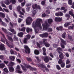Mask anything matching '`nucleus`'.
I'll return each mask as SVG.
<instances>
[{"label": "nucleus", "instance_id": "nucleus-1", "mask_svg": "<svg viewBox=\"0 0 74 74\" xmlns=\"http://www.w3.org/2000/svg\"><path fill=\"white\" fill-rule=\"evenodd\" d=\"M42 22V20L40 18H37L36 21H34L32 24V27L34 28L36 33H38V30L37 29V27L39 30H41L42 27L41 25V22Z\"/></svg>", "mask_w": 74, "mask_h": 74}, {"label": "nucleus", "instance_id": "nucleus-2", "mask_svg": "<svg viewBox=\"0 0 74 74\" xmlns=\"http://www.w3.org/2000/svg\"><path fill=\"white\" fill-rule=\"evenodd\" d=\"M24 66H25V67H26V68H25V67L23 66V65H21L24 71H26V69H28V68H29L30 70H36V68H33L30 66L29 65H27V64H25Z\"/></svg>", "mask_w": 74, "mask_h": 74}, {"label": "nucleus", "instance_id": "nucleus-3", "mask_svg": "<svg viewBox=\"0 0 74 74\" xmlns=\"http://www.w3.org/2000/svg\"><path fill=\"white\" fill-rule=\"evenodd\" d=\"M2 35L3 37V39L2 38H1V41H2V42H5V40H5L6 44L8 46V47H9L10 48H14V46L13 45H10L9 43H8V42H7V39H6L5 38V37L4 36V34H2Z\"/></svg>", "mask_w": 74, "mask_h": 74}, {"label": "nucleus", "instance_id": "nucleus-4", "mask_svg": "<svg viewBox=\"0 0 74 74\" xmlns=\"http://www.w3.org/2000/svg\"><path fill=\"white\" fill-rule=\"evenodd\" d=\"M5 1L4 2V3L6 4V5H9L10 3H12L13 4H14L16 3V1L15 0H11L10 1L9 0H5Z\"/></svg>", "mask_w": 74, "mask_h": 74}, {"label": "nucleus", "instance_id": "nucleus-5", "mask_svg": "<svg viewBox=\"0 0 74 74\" xmlns=\"http://www.w3.org/2000/svg\"><path fill=\"white\" fill-rule=\"evenodd\" d=\"M42 26L43 27V29L44 30H47L49 26L47 21H45V23H42Z\"/></svg>", "mask_w": 74, "mask_h": 74}, {"label": "nucleus", "instance_id": "nucleus-6", "mask_svg": "<svg viewBox=\"0 0 74 74\" xmlns=\"http://www.w3.org/2000/svg\"><path fill=\"white\" fill-rule=\"evenodd\" d=\"M38 67H41V69L43 70V71H45V69L46 71H49V69L47 68L45 66L42 64H39L38 65Z\"/></svg>", "mask_w": 74, "mask_h": 74}, {"label": "nucleus", "instance_id": "nucleus-7", "mask_svg": "<svg viewBox=\"0 0 74 74\" xmlns=\"http://www.w3.org/2000/svg\"><path fill=\"white\" fill-rule=\"evenodd\" d=\"M32 22H33V19L30 17H27L26 19V23L28 25H30Z\"/></svg>", "mask_w": 74, "mask_h": 74}, {"label": "nucleus", "instance_id": "nucleus-8", "mask_svg": "<svg viewBox=\"0 0 74 74\" xmlns=\"http://www.w3.org/2000/svg\"><path fill=\"white\" fill-rule=\"evenodd\" d=\"M57 51H58V52L59 53H61V54H60L59 55V57L60 58V59H63V58H64V56H63V54L60 52V51H62L60 47L58 48L57 49Z\"/></svg>", "mask_w": 74, "mask_h": 74}, {"label": "nucleus", "instance_id": "nucleus-9", "mask_svg": "<svg viewBox=\"0 0 74 74\" xmlns=\"http://www.w3.org/2000/svg\"><path fill=\"white\" fill-rule=\"evenodd\" d=\"M58 63L59 64H61L60 66L62 68H64L65 66V63L63 62L62 61V59H60L59 60Z\"/></svg>", "mask_w": 74, "mask_h": 74}, {"label": "nucleus", "instance_id": "nucleus-10", "mask_svg": "<svg viewBox=\"0 0 74 74\" xmlns=\"http://www.w3.org/2000/svg\"><path fill=\"white\" fill-rule=\"evenodd\" d=\"M25 37L26 38H24V40L23 41L24 43H27V40H29V39H30V37H31V36L30 35L28 34Z\"/></svg>", "mask_w": 74, "mask_h": 74}, {"label": "nucleus", "instance_id": "nucleus-11", "mask_svg": "<svg viewBox=\"0 0 74 74\" xmlns=\"http://www.w3.org/2000/svg\"><path fill=\"white\" fill-rule=\"evenodd\" d=\"M16 69V73H22V72L21 71V68H20L19 65H18L17 66Z\"/></svg>", "mask_w": 74, "mask_h": 74}, {"label": "nucleus", "instance_id": "nucleus-12", "mask_svg": "<svg viewBox=\"0 0 74 74\" xmlns=\"http://www.w3.org/2000/svg\"><path fill=\"white\" fill-rule=\"evenodd\" d=\"M24 47L25 49V52L26 53H30V49H29L27 46L24 45Z\"/></svg>", "mask_w": 74, "mask_h": 74}, {"label": "nucleus", "instance_id": "nucleus-13", "mask_svg": "<svg viewBox=\"0 0 74 74\" xmlns=\"http://www.w3.org/2000/svg\"><path fill=\"white\" fill-rule=\"evenodd\" d=\"M21 8V6H18L17 7V10L18 12V13L19 14H20V15H24V14L22 12H21V11H20Z\"/></svg>", "mask_w": 74, "mask_h": 74}, {"label": "nucleus", "instance_id": "nucleus-14", "mask_svg": "<svg viewBox=\"0 0 74 74\" xmlns=\"http://www.w3.org/2000/svg\"><path fill=\"white\" fill-rule=\"evenodd\" d=\"M32 8L33 9L37 10V9H40V6L38 5H37V4H35L32 5Z\"/></svg>", "mask_w": 74, "mask_h": 74}, {"label": "nucleus", "instance_id": "nucleus-15", "mask_svg": "<svg viewBox=\"0 0 74 74\" xmlns=\"http://www.w3.org/2000/svg\"><path fill=\"white\" fill-rule=\"evenodd\" d=\"M49 59L50 60H52V59L51 58H49V57L46 56L44 58V60L45 62H48L49 61Z\"/></svg>", "mask_w": 74, "mask_h": 74}, {"label": "nucleus", "instance_id": "nucleus-16", "mask_svg": "<svg viewBox=\"0 0 74 74\" xmlns=\"http://www.w3.org/2000/svg\"><path fill=\"white\" fill-rule=\"evenodd\" d=\"M5 49V48L4 47V45L1 44L0 45V50L1 51H3Z\"/></svg>", "mask_w": 74, "mask_h": 74}, {"label": "nucleus", "instance_id": "nucleus-17", "mask_svg": "<svg viewBox=\"0 0 74 74\" xmlns=\"http://www.w3.org/2000/svg\"><path fill=\"white\" fill-rule=\"evenodd\" d=\"M2 29L3 31H4V32H5V33H6L7 34H10V35H11V36H12V34H11V33L9 32H7L6 29H5L4 28H2Z\"/></svg>", "mask_w": 74, "mask_h": 74}, {"label": "nucleus", "instance_id": "nucleus-18", "mask_svg": "<svg viewBox=\"0 0 74 74\" xmlns=\"http://www.w3.org/2000/svg\"><path fill=\"white\" fill-rule=\"evenodd\" d=\"M9 70L10 72H13L14 71V69L13 67H9Z\"/></svg>", "mask_w": 74, "mask_h": 74}, {"label": "nucleus", "instance_id": "nucleus-19", "mask_svg": "<svg viewBox=\"0 0 74 74\" xmlns=\"http://www.w3.org/2000/svg\"><path fill=\"white\" fill-rule=\"evenodd\" d=\"M8 30H9V31H10V32H11L12 33H13L14 34H16V32H15V31L14 30V29L10 28L9 29H8Z\"/></svg>", "mask_w": 74, "mask_h": 74}, {"label": "nucleus", "instance_id": "nucleus-20", "mask_svg": "<svg viewBox=\"0 0 74 74\" xmlns=\"http://www.w3.org/2000/svg\"><path fill=\"white\" fill-rule=\"evenodd\" d=\"M0 22H1L2 25H3V26H5V27H6V26H7V24L4 23L2 21V20H1V19L0 18Z\"/></svg>", "mask_w": 74, "mask_h": 74}, {"label": "nucleus", "instance_id": "nucleus-21", "mask_svg": "<svg viewBox=\"0 0 74 74\" xmlns=\"http://www.w3.org/2000/svg\"><path fill=\"white\" fill-rule=\"evenodd\" d=\"M43 42H42V41L39 42L40 44H43V43L44 44V43H46L45 42H46L47 41V39H43Z\"/></svg>", "mask_w": 74, "mask_h": 74}, {"label": "nucleus", "instance_id": "nucleus-22", "mask_svg": "<svg viewBox=\"0 0 74 74\" xmlns=\"http://www.w3.org/2000/svg\"><path fill=\"white\" fill-rule=\"evenodd\" d=\"M5 14H4V13L0 12V16H1V17H2V18H4L5 17Z\"/></svg>", "mask_w": 74, "mask_h": 74}, {"label": "nucleus", "instance_id": "nucleus-23", "mask_svg": "<svg viewBox=\"0 0 74 74\" xmlns=\"http://www.w3.org/2000/svg\"><path fill=\"white\" fill-rule=\"evenodd\" d=\"M23 35V32H20L18 34V36L20 37H22Z\"/></svg>", "mask_w": 74, "mask_h": 74}, {"label": "nucleus", "instance_id": "nucleus-24", "mask_svg": "<svg viewBox=\"0 0 74 74\" xmlns=\"http://www.w3.org/2000/svg\"><path fill=\"white\" fill-rule=\"evenodd\" d=\"M9 59H10V60H11L14 61L15 59V56H10L9 57Z\"/></svg>", "mask_w": 74, "mask_h": 74}, {"label": "nucleus", "instance_id": "nucleus-25", "mask_svg": "<svg viewBox=\"0 0 74 74\" xmlns=\"http://www.w3.org/2000/svg\"><path fill=\"white\" fill-rule=\"evenodd\" d=\"M34 53L36 55H38L40 53L39 51L37 50H35Z\"/></svg>", "mask_w": 74, "mask_h": 74}, {"label": "nucleus", "instance_id": "nucleus-26", "mask_svg": "<svg viewBox=\"0 0 74 74\" xmlns=\"http://www.w3.org/2000/svg\"><path fill=\"white\" fill-rule=\"evenodd\" d=\"M26 30L27 33H29V32H32V29H30L29 27L27 28Z\"/></svg>", "mask_w": 74, "mask_h": 74}, {"label": "nucleus", "instance_id": "nucleus-27", "mask_svg": "<svg viewBox=\"0 0 74 74\" xmlns=\"http://www.w3.org/2000/svg\"><path fill=\"white\" fill-rule=\"evenodd\" d=\"M8 38V39L11 41H13V39H12V37H10L8 35H7Z\"/></svg>", "mask_w": 74, "mask_h": 74}, {"label": "nucleus", "instance_id": "nucleus-28", "mask_svg": "<svg viewBox=\"0 0 74 74\" xmlns=\"http://www.w3.org/2000/svg\"><path fill=\"white\" fill-rule=\"evenodd\" d=\"M48 22L49 23H52L53 22V20L51 18L49 19L48 20Z\"/></svg>", "mask_w": 74, "mask_h": 74}, {"label": "nucleus", "instance_id": "nucleus-29", "mask_svg": "<svg viewBox=\"0 0 74 74\" xmlns=\"http://www.w3.org/2000/svg\"><path fill=\"white\" fill-rule=\"evenodd\" d=\"M13 39L14 41H18V38L15 35L14 36Z\"/></svg>", "mask_w": 74, "mask_h": 74}, {"label": "nucleus", "instance_id": "nucleus-30", "mask_svg": "<svg viewBox=\"0 0 74 74\" xmlns=\"http://www.w3.org/2000/svg\"><path fill=\"white\" fill-rule=\"evenodd\" d=\"M5 66V64H4L2 63L0 64V68H3Z\"/></svg>", "mask_w": 74, "mask_h": 74}, {"label": "nucleus", "instance_id": "nucleus-31", "mask_svg": "<svg viewBox=\"0 0 74 74\" xmlns=\"http://www.w3.org/2000/svg\"><path fill=\"white\" fill-rule=\"evenodd\" d=\"M69 14L71 15V16H73V18H74V14H73V12H72L71 11H70L69 12Z\"/></svg>", "mask_w": 74, "mask_h": 74}, {"label": "nucleus", "instance_id": "nucleus-32", "mask_svg": "<svg viewBox=\"0 0 74 74\" xmlns=\"http://www.w3.org/2000/svg\"><path fill=\"white\" fill-rule=\"evenodd\" d=\"M3 71L5 73H8L9 71H8V69L7 68H5L3 69Z\"/></svg>", "mask_w": 74, "mask_h": 74}, {"label": "nucleus", "instance_id": "nucleus-33", "mask_svg": "<svg viewBox=\"0 0 74 74\" xmlns=\"http://www.w3.org/2000/svg\"><path fill=\"white\" fill-rule=\"evenodd\" d=\"M63 29V27L62 26H60L59 28V27H57L56 29L57 30H62V29Z\"/></svg>", "mask_w": 74, "mask_h": 74}, {"label": "nucleus", "instance_id": "nucleus-34", "mask_svg": "<svg viewBox=\"0 0 74 74\" xmlns=\"http://www.w3.org/2000/svg\"><path fill=\"white\" fill-rule=\"evenodd\" d=\"M44 45H45V46L47 47H49L50 45L49 43H44Z\"/></svg>", "mask_w": 74, "mask_h": 74}, {"label": "nucleus", "instance_id": "nucleus-35", "mask_svg": "<svg viewBox=\"0 0 74 74\" xmlns=\"http://www.w3.org/2000/svg\"><path fill=\"white\" fill-rule=\"evenodd\" d=\"M60 40L61 41V42L62 43V44H66V41H64V40H63L62 38H61Z\"/></svg>", "mask_w": 74, "mask_h": 74}, {"label": "nucleus", "instance_id": "nucleus-36", "mask_svg": "<svg viewBox=\"0 0 74 74\" xmlns=\"http://www.w3.org/2000/svg\"><path fill=\"white\" fill-rule=\"evenodd\" d=\"M14 64V63L12 62H11L8 66H13Z\"/></svg>", "mask_w": 74, "mask_h": 74}, {"label": "nucleus", "instance_id": "nucleus-37", "mask_svg": "<svg viewBox=\"0 0 74 74\" xmlns=\"http://www.w3.org/2000/svg\"><path fill=\"white\" fill-rule=\"evenodd\" d=\"M66 33L64 32L63 34L62 35V37L63 38H65L66 37Z\"/></svg>", "mask_w": 74, "mask_h": 74}, {"label": "nucleus", "instance_id": "nucleus-38", "mask_svg": "<svg viewBox=\"0 0 74 74\" xmlns=\"http://www.w3.org/2000/svg\"><path fill=\"white\" fill-rule=\"evenodd\" d=\"M69 25H70V23H66L64 24V27H67Z\"/></svg>", "mask_w": 74, "mask_h": 74}, {"label": "nucleus", "instance_id": "nucleus-39", "mask_svg": "<svg viewBox=\"0 0 74 74\" xmlns=\"http://www.w3.org/2000/svg\"><path fill=\"white\" fill-rule=\"evenodd\" d=\"M57 69H58V70H60L61 69V68H60V67L59 66V65H57L56 66Z\"/></svg>", "mask_w": 74, "mask_h": 74}, {"label": "nucleus", "instance_id": "nucleus-40", "mask_svg": "<svg viewBox=\"0 0 74 74\" xmlns=\"http://www.w3.org/2000/svg\"><path fill=\"white\" fill-rule=\"evenodd\" d=\"M68 3L70 5H72V1L71 0H69L68 1Z\"/></svg>", "mask_w": 74, "mask_h": 74}, {"label": "nucleus", "instance_id": "nucleus-41", "mask_svg": "<svg viewBox=\"0 0 74 74\" xmlns=\"http://www.w3.org/2000/svg\"><path fill=\"white\" fill-rule=\"evenodd\" d=\"M25 30L26 28L25 27H23L21 28V31H22V32H25Z\"/></svg>", "mask_w": 74, "mask_h": 74}, {"label": "nucleus", "instance_id": "nucleus-42", "mask_svg": "<svg viewBox=\"0 0 74 74\" xmlns=\"http://www.w3.org/2000/svg\"><path fill=\"white\" fill-rule=\"evenodd\" d=\"M74 27V25H73L72 26H70L68 27L69 29H73V28Z\"/></svg>", "mask_w": 74, "mask_h": 74}, {"label": "nucleus", "instance_id": "nucleus-43", "mask_svg": "<svg viewBox=\"0 0 74 74\" xmlns=\"http://www.w3.org/2000/svg\"><path fill=\"white\" fill-rule=\"evenodd\" d=\"M43 35L44 37H48V33H45L44 34H43Z\"/></svg>", "mask_w": 74, "mask_h": 74}, {"label": "nucleus", "instance_id": "nucleus-44", "mask_svg": "<svg viewBox=\"0 0 74 74\" xmlns=\"http://www.w3.org/2000/svg\"><path fill=\"white\" fill-rule=\"evenodd\" d=\"M25 2L22 3L21 4V7H23L25 6Z\"/></svg>", "mask_w": 74, "mask_h": 74}, {"label": "nucleus", "instance_id": "nucleus-45", "mask_svg": "<svg viewBox=\"0 0 74 74\" xmlns=\"http://www.w3.org/2000/svg\"><path fill=\"white\" fill-rule=\"evenodd\" d=\"M3 10H4L5 12H9V10H8L7 9H5V8H3Z\"/></svg>", "mask_w": 74, "mask_h": 74}, {"label": "nucleus", "instance_id": "nucleus-46", "mask_svg": "<svg viewBox=\"0 0 74 74\" xmlns=\"http://www.w3.org/2000/svg\"><path fill=\"white\" fill-rule=\"evenodd\" d=\"M26 59L27 60L29 61V62H31V61H32V59L30 58H27Z\"/></svg>", "mask_w": 74, "mask_h": 74}, {"label": "nucleus", "instance_id": "nucleus-47", "mask_svg": "<svg viewBox=\"0 0 74 74\" xmlns=\"http://www.w3.org/2000/svg\"><path fill=\"white\" fill-rule=\"evenodd\" d=\"M70 63V61H69V59H67L66 60V64H69V63Z\"/></svg>", "mask_w": 74, "mask_h": 74}, {"label": "nucleus", "instance_id": "nucleus-48", "mask_svg": "<svg viewBox=\"0 0 74 74\" xmlns=\"http://www.w3.org/2000/svg\"><path fill=\"white\" fill-rule=\"evenodd\" d=\"M45 1H42L41 2V4H42V5H44L45 4Z\"/></svg>", "mask_w": 74, "mask_h": 74}, {"label": "nucleus", "instance_id": "nucleus-49", "mask_svg": "<svg viewBox=\"0 0 74 74\" xmlns=\"http://www.w3.org/2000/svg\"><path fill=\"white\" fill-rule=\"evenodd\" d=\"M9 8L10 10H11L12 9V5H10L9 6Z\"/></svg>", "mask_w": 74, "mask_h": 74}, {"label": "nucleus", "instance_id": "nucleus-50", "mask_svg": "<svg viewBox=\"0 0 74 74\" xmlns=\"http://www.w3.org/2000/svg\"><path fill=\"white\" fill-rule=\"evenodd\" d=\"M32 13L34 15H36V10L33 11L32 12Z\"/></svg>", "mask_w": 74, "mask_h": 74}, {"label": "nucleus", "instance_id": "nucleus-51", "mask_svg": "<svg viewBox=\"0 0 74 74\" xmlns=\"http://www.w3.org/2000/svg\"><path fill=\"white\" fill-rule=\"evenodd\" d=\"M36 58V59H37V60H38V62H40V61H41V60H40L39 61V58H38V57H36L35 56V57Z\"/></svg>", "mask_w": 74, "mask_h": 74}, {"label": "nucleus", "instance_id": "nucleus-52", "mask_svg": "<svg viewBox=\"0 0 74 74\" xmlns=\"http://www.w3.org/2000/svg\"><path fill=\"white\" fill-rule=\"evenodd\" d=\"M59 14L60 16H63V13H62L61 12H59Z\"/></svg>", "mask_w": 74, "mask_h": 74}, {"label": "nucleus", "instance_id": "nucleus-53", "mask_svg": "<svg viewBox=\"0 0 74 74\" xmlns=\"http://www.w3.org/2000/svg\"><path fill=\"white\" fill-rule=\"evenodd\" d=\"M0 59H4V57L3 56H0Z\"/></svg>", "mask_w": 74, "mask_h": 74}, {"label": "nucleus", "instance_id": "nucleus-54", "mask_svg": "<svg viewBox=\"0 0 74 74\" xmlns=\"http://www.w3.org/2000/svg\"><path fill=\"white\" fill-rule=\"evenodd\" d=\"M3 63H5V64H7L8 63V61H4Z\"/></svg>", "mask_w": 74, "mask_h": 74}, {"label": "nucleus", "instance_id": "nucleus-55", "mask_svg": "<svg viewBox=\"0 0 74 74\" xmlns=\"http://www.w3.org/2000/svg\"><path fill=\"white\" fill-rule=\"evenodd\" d=\"M46 13L47 14H50V12L49 10H47L46 11Z\"/></svg>", "mask_w": 74, "mask_h": 74}, {"label": "nucleus", "instance_id": "nucleus-56", "mask_svg": "<svg viewBox=\"0 0 74 74\" xmlns=\"http://www.w3.org/2000/svg\"><path fill=\"white\" fill-rule=\"evenodd\" d=\"M1 6L3 7H4V8H7V7L4 4H2Z\"/></svg>", "mask_w": 74, "mask_h": 74}, {"label": "nucleus", "instance_id": "nucleus-57", "mask_svg": "<svg viewBox=\"0 0 74 74\" xmlns=\"http://www.w3.org/2000/svg\"><path fill=\"white\" fill-rule=\"evenodd\" d=\"M36 43H37V47H39V48H40V44H39V43H38V42H37Z\"/></svg>", "mask_w": 74, "mask_h": 74}, {"label": "nucleus", "instance_id": "nucleus-58", "mask_svg": "<svg viewBox=\"0 0 74 74\" xmlns=\"http://www.w3.org/2000/svg\"><path fill=\"white\" fill-rule=\"evenodd\" d=\"M70 67H71V65H68L66 66V68H67V69L70 68Z\"/></svg>", "mask_w": 74, "mask_h": 74}, {"label": "nucleus", "instance_id": "nucleus-59", "mask_svg": "<svg viewBox=\"0 0 74 74\" xmlns=\"http://www.w3.org/2000/svg\"><path fill=\"white\" fill-rule=\"evenodd\" d=\"M26 5L27 7H28L29 6H30V5H31V3H29L27 4Z\"/></svg>", "mask_w": 74, "mask_h": 74}, {"label": "nucleus", "instance_id": "nucleus-60", "mask_svg": "<svg viewBox=\"0 0 74 74\" xmlns=\"http://www.w3.org/2000/svg\"><path fill=\"white\" fill-rule=\"evenodd\" d=\"M56 15L57 16H60L59 13H56Z\"/></svg>", "mask_w": 74, "mask_h": 74}, {"label": "nucleus", "instance_id": "nucleus-61", "mask_svg": "<svg viewBox=\"0 0 74 74\" xmlns=\"http://www.w3.org/2000/svg\"><path fill=\"white\" fill-rule=\"evenodd\" d=\"M17 61L18 62V63H21V61L20 59H17Z\"/></svg>", "mask_w": 74, "mask_h": 74}, {"label": "nucleus", "instance_id": "nucleus-62", "mask_svg": "<svg viewBox=\"0 0 74 74\" xmlns=\"http://www.w3.org/2000/svg\"><path fill=\"white\" fill-rule=\"evenodd\" d=\"M22 21V19H21V18H18V22L19 23H20V22H21V21Z\"/></svg>", "mask_w": 74, "mask_h": 74}, {"label": "nucleus", "instance_id": "nucleus-63", "mask_svg": "<svg viewBox=\"0 0 74 74\" xmlns=\"http://www.w3.org/2000/svg\"><path fill=\"white\" fill-rule=\"evenodd\" d=\"M46 16H47V14H45V13H44L42 14V17H45Z\"/></svg>", "mask_w": 74, "mask_h": 74}, {"label": "nucleus", "instance_id": "nucleus-64", "mask_svg": "<svg viewBox=\"0 0 74 74\" xmlns=\"http://www.w3.org/2000/svg\"><path fill=\"white\" fill-rule=\"evenodd\" d=\"M39 36L40 37H44V34H41L39 35Z\"/></svg>", "mask_w": 74, "mask_h": 74}]
</instances>
